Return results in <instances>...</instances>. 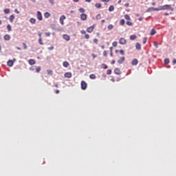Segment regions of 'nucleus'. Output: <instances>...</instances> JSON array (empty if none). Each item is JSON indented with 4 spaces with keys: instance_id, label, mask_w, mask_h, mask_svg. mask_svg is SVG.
<instances>
[{
    "instance_id": "obj_16",
    "label": "nucleus",
    "mask_w": 176,
    "mask_h": 176,
    "mask_svg": "<svg viewBox=\"0 0 176 176\" xmlns=\"http://www.w3.org/2000/svg\"><path fill=\"white\" fill-rule=\"evenodd\" d=\"M28 63L30 64V65H35V60L30 59L28 60Z\"/></svg>"
},
{
    "instance_id": "obj_57",
    "label": "nucleus",
    "mask_w": 176,
    "mask_h": 176,
    "mask_svg": "<svg viewBox=\"0 0 176 176\" xmlns=\"http://www.w3.org/2000/svg\"><path fill=\"white\" fill-rule=\"evenodd\" d=\"M55 93H56V94H58V93H60V91H59L58 89H56V90L55 91Z\"/></svg>"
},
{
    "instance_id": "obj_37",
    "label": "nucleus",
    "mask_w": 176,
    "mask_h": 176,
    "mask_svg": "<svg viewBox=\"0 0 176 176\" xmlns=\"http://www.w3.org/2000/svg\"><path fill=\"white\" fill-rule=\"evenodd\" d=\"M112 45H113L114 47H116V46H118V42H116V41L113 42Z\"/></svg>"
},
{
    "instance_id": "obj_26",
    "label": "nucleus",
    "mask_w": 176,
    "mask_h": 176,
    "mask_svg": "<svg viewBox=\"0 0 176 176\" xmlns=\"http://www.w3.org/2000/svg\"><path fill=\"white\" fill-rule=\"evenodd\" d=\"M155 34H156V30H155V29H152L150 32V35H155Z\"/></svg>"
},
{
    "instance_id": "obj_36",
    "label": "nucleus",
    "mask_w": 176,
    "mask_h": 176,
    "mask_svg": "<svg viewBox=\"0 0 176 176\" xmlns=\"http://www.w3.org/2000/svg\"><path fill=\"white\" fill-rule=\"evenodd\" d=\"M119 53L121 54V56H124V51H123V50H120Z\"/></svg>"
},
{
    "instance_id": "obj_63",
    "label": "nucleus",
    "mask_w": 176,
    "mask_h": 176,
    "mask_svg": "<svg viewBox=\"0 0 176 176\" xmlns=\"http://www.w3.org/2000/svg\"><path fill=\"white\" fill-rule=\"evenodd\" d=\"M73 2H79V0H73Z\"/></svg>"
},
{
    "instance_id": "obj_52",
    "label": "nucleus",
    "mask_w": 176,
    "mask_h": 176,
    "mask_svg": "<svg viewBox=\"0 0 176 176\" xmlns=\"http://www.w3.org/2000/svg\"><path fill=\"white\" fill-rule=\"evenodd\" d=\"M14 12H15V13H16L17 14H19V13H20V12H19V10H17V9H15V10H14Z\"/></svg>"
},
{
    "instance_id": "obj_20",
    "label": "nucleus",
    "mask_w": 176,
    "mask_h": 176,
    "mask_svg": "<svg viewBox=\"0 0 176 176\" xmlns=\"http://www.w3.org/2000/svg\"><path fill=\"white\" fill-rule=\"evenodd\" d=\"M130 39H131V41H135V39H137V36L135 34L131 35V36H130Z\"/></svg>"
},
{
    "instance_id": "obj_19",
    "label": "nucleus",
    "mask_w": 176,
    "mask_h": 176,
    "mask_svg": "<svg viewBox=\"0 0 176 176\" xmlns=\"http://www.w3.org/2000/svg\"><path fill=\"white\" fill-rule=\"evenodd\" d=\"M9 20H10V23H13V21L14 20V15H13V14L10 15L9 17Z\"/></svg>"
},
{
    "instance_id": "obj_48",
    "label": "nucleus",
    "mask_w": 176,
    "mask_h": 176,
    "mask_svg": "<svg viewBox=\"0 0 176 176\" xmlns=\"http://www.w3.org/2000/svg\"><path fill=\"white\" fill-rule=\"evenodd\" d=\"M23 49H27V44H25V43H23Z\"/></svg>"
},
{
    "instance_id": "obj_13",
    "label": "nucleus",
    "mask_w": 176,
    "mask_h": 176,
    "mask_svg": "<svg viewBox=\"0 0 176 176\" xmlns=\"http://www.w3.org/2000/svg\"><path fill=\"white\" fill-rule=\"evenodd\" d=\"M3 39H4V41H10V35H9V34H6V35L3 36Z\"/></svg>"
},
{
    "instance_id": "obj_35",
    "label": "nucleus",
    "mask_w": 176,
    "mask_h": 176,
    "mask_svg": "<svg viewBox=\"0 0 176 176\" xmlns=\"http://www.w3.org/2000/svg\"><path fill=\"white\" fill-rule=\"evenodd\" d=\"M113 28V25H109L108 26H107V29L108 30H112Z\"/></svg>"
},
{
    "instance_id": "obj_51",
    "label": "nucleus",
    "mask_w": 176,
    "mask_h": 176,
    "mask_svg": "<svg viewBox=\"0 0 176 176\" xmlns=\"http://www.w3.org/2000/svg\"><path fill=\"white\" fill-rule=\"evenodd\" d=\"M158 45L157 42H154V46H155V47H157Z\"/></svg>"
},
{
    "instance_id": "obj_32",
    "label": "nucleus",
    "mask_w": 176,
    "mask_h": 176,
    "mask_svg": "<svg viewBox=\"0 0 176 176\" xmlns=\"http://www.w3.org/2000/svg\"><path fill=\"white\" fill-rule=\"evenodd\" d=\"M120 25H124V19H121L120 21Z\"/></svg>"
},
{
    "instance_id": "obj_62",
    "label": "nucleus",
    "mask_w": 176,
    "mask_h": 176,
    "mask_svg": "<svg viewBox=\"0 0 176 176\" xmlns=\"http://www.w3.org/2000/svg\"><path fill=\"white\" fill-rule=\"evenodd\" d=\"M85 2H89V3H90V2H91V0H85Z\"/></svg>"
},
{
    "instance_id": "obj_29",
    "label": "nucleus",
    "mask_w": 176,
    "mask_h": 176,
    "mask_svg": "<svg viewBox=\"0 0 176 176\" xmlns=\"http://www.w3.org/2000/svg\"><path fill=\"white\" fill-rule=\"evenodd\" d=\"M7 30L9 32H10V31H12V26H10V25H8Z\"/></svg>"
},
{
    "instance_id": "obj_49",
    "label": "nucleus",
    "mask_w": 176,
    "mask_h": 176,
    "mask_svg": "<svg viewBox=\"0 0 176 176\" xmlns=\"http://www.w3.org/2000/svg\"><path fill=\"white\" fill-rule=\"evenodd\" d=\"M53 49H54V46L48 47V50H53Z\"/></svg>"
},
{
    "instance_id": "obj_21",
    "label": "nucleus",
    "mask_w": 176,
    "mask_h": 176,
    "mask_svg": "<svg viewBox=\"0 0 176 176\" xmlns=\"http://www.w3.org/2000/svg\"><path fill=\"white\" fill-rule=\"evenodd\" d=\"M3 12L6 14H9V13H10V9L9 8H6L3 10Z\"/></svg>"
},
{
    "instance_id": "obj_59",
    "label": "nucleus",
    "mask_w": 176,
    "mask_h": 176,
    "mask_svg": "<svg viewBox=\"0 0 176 176\" xmlns=\"http://www.w3.org/2000/svg\"><path fill=\"white\" fill-rule=\"evenodd\" d=\"M173 64H176V60L175 59L173 60Z\"/></svg>"
},
{
    "instance_id": "obj_3",
    "label": "nucleus",
    "mask_w": 176,
    "mask_h": 176,
    "mask_svg": "<svg viewBox=\"0 0 176 176\" xmlns=\"http://www.w3.org/2000/svg\"><path fill=\"white\" fill-rule=\"evenodd\" d=\"M81 89L82 90H86L87 89V83L85 81L81 82Z\"/></svg>"
},
{
    "instance_id": "obj_30",
    "label": "nucleus",
    "mask_w": 176,
    "mask_h": 176,
    "mask_svg": "<svg viewBox=\"0 0 176 176\" xmlns=\"http://www.w3.org/2000/svg\"><path fill=\"white\" fill-rule=\"evenodd\" d=\"M90 79H96V75L95 74H90L89 75Z\"/></svg>"
},
{
    "instance_id": "obj_27",
    "label": "nucleus",
    "mask_w": 176,
    "mask_h": 176,
    "mask_svg": "<svg viewBox=\"0 0 176 176\" xmlns=\"http://www.w3.org/2000/svg\"><path fill=\"white\" fill-rule=\"evenodd\" d=\"M95 6L97 8V9H100V8H101V3H96L95 4Z\"/></svg>"
},
{
    "instance_id": "obj_8",
    "label": "nucleus",
    "mask_w": 176,
    "mask_h": 176,
    "mask_svg": "<svg viewBox=\"0 0 176 176\" xmlns=\"http://www.w3.org/2000/svg\"><path fill=\"white\" fill-rule=\"evenodd\" d=\"M114 74H116V75H120V74H122V71H120V69L119 68H116L114 69Z\"/></svg>"
},
{
    "instance_id": "obj_33",
    "label": "nucleus",
    "mask_w": 176,
    "mask_h": 176,
    "mask_svg": "<svg viewBox=\"0 0 176 176\" xmlns=\"http://www.w3.org/2000/svg\"><path fill=\"white\" fill-rule=\"evenodd\" d=\"M38 42L39 45H43V42H42V38H39Z\"/></svg>"
},
{
    "instance_id": "obj_45",
    "label": "nucleus",
    "mask_w": 176,
    "mask_h": 176,
    "mask_svg": "<svg viewBox=\"0 0 176 176\" xmlns=\"http://www.w3.org/2000/svg\"><path fill=\"white\" fill-rule=\"evenodd\" d=\"M146 41H147L146 37H144V38H143V43H144V45H145V43H146Z\"/></svg>"
},
{
    "instance_id": "obj_12",
    "label": "nucleus",
    "mask_w": 176,
    "mask_h": 176,
    "mask_svg": "<svg viewBox=\"0 0 176 176\" xmlns=\"http://www.w3.org/2000/svg\"><path fill=\"white\" fill-rule=\"evenodd\" d=\"M14 62L12 60H10L7 62V65L8 67H13Z\"/></svg>"
},
{
    "instance_id": "obj_53",
    "label": "nucleus",
    "mask_w": 176,
    "mask_h": 176,
    "mask_svg": "<svg viewBox=\"0 0 176 176\" xmlns=\"http://www.w3.org/2000/svg\"><path fill=\"white\" fill-rule=\"evenodd\" d=\"M110 56L111 57H113V53L112 52V49L111 50Z\"/></svg>"
},
{
    "instance_id": "obj_28",
    "label": "nucleus",
    "mask_w": 176,
    "mask_h": 176,
    "mask_svg": "<svg viewBox=\"0 0 176 176\" xmlns=\"http://www.w3.org/2000/svg\"><path fill=\"white\" fill-rule=\"evenodd\" d=\"M36 72H37V74H39V72H41V67L38 66L36 68Z\"/></svg>"
},
{
    "instance_id": "obj_4",
    "label": "nucleus",
    "mask_w": 176,
    "mask_h": 176,
    "mask_svg": "<svg viewBox=\"0 0 176 176\" xmlns=\"http://www.w3.org/2000/svg\"><path fill=\"white\" fill-rule=\"evenodd\" d=\"M36 16H37L38 20H39V21H42L43 17H42V13L41 12V11L37 12Z\"/></svg>"
},
{
    "instance_id": "obj_55",
    "label": "nucleus",
    "mask_w": 176,
    "mask_h": 176,
    "mask_svg": "<svg viewBox=\"0 0 176 176\" xmlns=\"http://www.w3.org/2000/svg\"><path fill=\"white\" fill-rule=\"evenodd\" d=\"M151 10H152V8H148L147 12H151Z\"/></svg>"
},
{
    "instance_id": "obj_14",
    "label": "nucleus",
    "mask_w": 176,
    "mask_h": 176,
    "mask_svg": "<svg viewBox=\"0 0 176 176\" xmlns=\"http://www.w3.org/2000/svg\"><path fill=\"white\" fill-rule=\"evenodd\" d=\"M65 78H72V74L69 72L65 73Z\"/></svg>"
},
{
    "instance_id": "obj_64",
    "label": "nucleus",
    "mask_w": 176,
    "mask_h": 176,
    "mask_svg": "<svg viewBox=\"0 0 176 176\" xmlns=\"http://www.w3.org/2000/svg\"><path fill=\"white\" fill-rule=\"evenodd\" d=\"M54 86H55L56 87H58V84H55Z\"/></svg>"
},
{
    "instance_id": "obj_1",
    "label": "nucleus",
    "mask_w": 176,
    "mask_h": 176,
    "mask_svg": "<svg viewBox=\"0 0 176 176\" xmlns=\"http://www.w3.org/2000/svg\"><path fill=\"white\" fill-rule=\"evenodd\" d=\"M161 10H174V8H171V5L166 4L161 6Z\"/></svg>"
},
{
    "instance_id": "obj_50",
    "label": "nucleus",
    "mask_w": 176,
    "mask_h": 176,
    "mask_svg": "<svg viewBox=\"0 0 176 176\" xmlns=\"http://www.w3.org/2000/svg\"><path fill=\"white\" fill-rule=\"evenodd\" d=\"M124 6H126V8H129V6H130V3H126L124 4Z\"/></svg>"
},
{
    "instance_id": "obj_46",
    "label": "nucleus",
    "mask_w": 176,
    "mask_h": 176,
    "mask_svg": "<svg viewBox=\"0 0 176 176\" xmlns=\"http://www.w3.org/2000/svg\"><path fill=\"white\" fill-rule=\"evenodd\" d=\"M94 43H98V39H97V38H94Z\"/></svg>"
},
{
    "instance_id": "obj_43",
    "label": "nucleus",
    "mask_w": 176,
    "mask_h": 176,
    "mask_svg": "<svg viewBox=\"0 0 176 176\" xmlns=\"http://www.w3.org/2000/svg\"><path fill=\"white\" fill-rule=\"evenodd\" d=\"M103 56H104V57H107V56H108V53L107 52V51H104V52H103Z\"/></svg>"
},
{
    "instance_id": "obj_11",
    "label": "nucleus",
    "mask_w": 176,
    "mask_h": 176,
    "mask_svg": "<svg viewBox=\"0 0 176 176\" xmlns=\"http://www.w3.org/2000/svg\"><path fill=\"white\" fill-rule=\"evenodd\" d=\"M80 19H81V20L85 21L87 19V15L86 14H82L80 15Z\"/></svg>"
},
{
    "instance_id": "obj_39",
    "label": "nucleus",
    "mask_w": 176,
    "mask_h": 176,
    "mask_svg": "<svg viewBox=\"0 0 176 176\" xmlns=\"http://www.w3.org/2000/svg\"><path fill=\"white\" fill-rule=\"evenodd\" d=\"M48 75H53V72L52 70L47 71Z\"/></svg>"
},
{
    "instance_id": "obj_61",
    "label": "nucleus",
    "mask_w": 176,
    "mask_h": 176,
    "mask_svg": "<svg viewBox=\"0 0 176 176\" xmlns=\"http://www.w3.org/2000/svg\"><path fill=\"white\" fill-rule=\"evenodd\" d=\"M111 64L112 65L115 64V60H111Z\"/></svg>"
},
{
    "instance_id": "obj_58",
    "label": "nucleus",
    "mask_w": 176,
    "mask_h": 176,
    "mask_svg": "<svg viewBox=\"0 0 176 176\" xmlns=\"http://www.w3.org/2000/svg\"><path fill=\"white\" fill-rule=\"evenodd\" d=\"M39 38H42V34L41 32L38 33Z\"/></svg>"
},
{
    "instance_id": "obj_5",
    "label": "nucleus",
    "mask_w": 176,
    "mask_h": 176,
    "mask_svg": "<svg viewBox=\"0 0 176 176\" xmlns=\"http://www.w3.org/2000/svg\"><path fill=\"white\" fill-rule=\"evenodd\" d=\"M119 43L120 45H126V41L124 39V38H120L119 40Z\"/></svg>"
},
{
    "instance_id": "obj_31",
    "label": "nucleus",
    "mask_w": 176,
    "mask_h": 176,
    "mask_svg": "<svg viewBox=\"0 0 176 176\" xmlns=\"http://www.w3.org/2000/svg\"><path fill=\"white\" fill-rule=\"evenodd\" d=\"M126 24L127 25H129V26L133 25V23H132L131 21H127L126 22Z\"/></svg>"
},
{
    "instance_id": "obj_44",
    "label": "nucleus",
    "mask_w": 176,
    "mask_h": 176,
    "mask_svg": "<svg viewBox=\"0 0 176 176\" xmlns=\"http://www.w3.org/2000/svg\"><path fill=\"white\" fill-rule=\"evenodd\" d=\"M102 68H104V69H107V68H108V66L105 64H102Z\"/></svg>"
},
{
    "instance_id": "obj_25",
    "label": "nucleus",
    "mask_w": 176,
    "mask_h": 176,
    "mask_svg": "<svg viewBox=\"0 0 176 176\" xmlns=\"http://www.w3.org/2000/svg\"><path fill=\"white\" fill-rule=\"evenodd\" d=\"M44 16H45V19H49V17H50V13H49V12H45V13L44 14Z\"/></svg>"
},
{
    "instance_id": "obj_22",
    "label": "nucleus",
    "mask_w": 176,
    "mask_h": 176,
    "mask_svg": "<svg viewBox=\"0 0 176 176\" xmlns=\"http://www.w3.org/2000/svg\"><path fill=\"white\" fill-rule=\"evenodd\" d=\"M152 10L159 12V10H162V6H160L159 8H152Z\"/></svg>"
},
{
    "instance_id": "obj_9",
    "label": "nucleus",
    "mask_w": 176,
    "mask_h": 176,
    "mask_svg": "<svg viewBox=\"0 0 176 176\" xmlns=\"http://www.w3.org/2000/svg\"><path fill=\"white\" fill-rule=\"evenodd\" d=\"M138 64V60L137 58L133 59L131 61V65H137Z\"/></svg>"
},
{
    "instance_id": "obj_42",
    "label": "nucleus",
    "mask_w": 176,
    "mask_h": 176,
    "mask_svg": "<svg viewBox=\"0 0 176 176\" xmlns=\"http://www.w3.org/2000/svg\"><path fill=\"white\" fill-rule=\"evenodd\" d=\"M80 34H82V35H85L86 32L84 30H80Z\"/></svg>"
},
{
    "instance_id": "obj_6",
    "label": "nucleus",
    "mask_w": 176,
    "mask_h": 176,
    "mask_svg": "<svg viewBox=\"0 0 176 176\" xmlns=\"http://www.w3.org/2000/svg\"><path fill=\"white\" fill-rule=\"evenodd\" d=\"M66 17L65 16V15H62L60 17V24L64 25V20H65Z\"/></svg>"
},
{
    "instance_id": "obj_18",
    "label": "nucleus",
    "mask_w": 176,
    "mask_h": 176,
    "mask_svg": "<svg viewBox=\"0 0 176 176\" xmlns=\"http://www.w3.org/2000/svg\"><path fill=\"white\" fill-rule=\"evenodd\" d=\"M124 17L125 20H127L128 21H130V20H131V18L130 17V15H129V14H125L124 16Z\"/></svg>"
},
{
    "instance_id": "obj_60",
    "label": "nucleus",
    "mask_w": 176,
    "mask_h": 176,
    "mask_svg": "<svg viewBox=\"0 0 176 176\" xmlns=\"http://www.w3.org/2000/svg\"><path fill=\"white\" fill-rule=\"evenodd\" d=\"M91 56H92L93 58H96V54H92Z\"/></svg>"
},
{
    "instance_id": "obj_56",
    "label": "nucleus",
    "mask_w": 176,
    "mask_h": 176,
    "mask_svg": "<svg viewBox=\"0 0 176 176\" xmlns=\"http://www.w3.org/2000/svg\"><path fill=\"white\" fill-rule=\"evenodd\" d=\"M110 0H101V2H109Z\"/></svg>"
},
{
    "instance_id": "obj_40",
    "label": "nucleus",
    "mask_w": 176,
    "mask_h": 176,
    "mask_svg": "<svg viewBox=\"0 0 176 176\" xmlns=\"http://www.w3.org/2000/svg\"><path fill=\"white\" fill-rule=\"evenodd\" d=\"M90 38V35L87 34H85V39H89Z\"/></svg>"
},
{
    "instance_id": "obj_15",
    "label": "nucleus",
    "mask_w": 176,
    "mask_h": 176,
    "mask_svg": "<svg viewBox=\"0 0 176 176\" xmlns=\"http://www.w3.org/2000/svg\"><path fill=\"white\" fill-rule=\"evenodd\" d=\"M63 65L65 68H68V67H69V63L67 61H64Z\"/></svg>"
},
{
    "instance_id": "obj_24",
    "label": "nucleus",
    "mask_w": 176,
    "mask_h": 176,
    "mask_svg": "<svg viewBox=\"0 0 176 176\" xmlns=\"http://www.w3.org/2000/svg\"><path fill=\"white\" fill-rule=\"evenodd\" d=\"M113 10H115V7L113 6H111L109 8V11L110 12H113Z\"/></svg>"
},
{
    "instance_id": "obj_7",
    "label": "nucleus",
    "mask_w": 176,
    "mask_h": 176,
    "mask_svg": "<svg viewBox=\"0 0 176 176\" xmlns=\"http://www.w3.org/2000/svg\"><path fill=\"white\" fill-rule=\"evenodd\" d=\"M124 60H126V58H124V56L121 57V58L118 60V64H123V63H124Z\"/></svg>"
},
{
    "instance_id": "obj_34",
    "label": "nucleus",
    "mask_w": 176,
    "mask_h": 176,
    "mask_svg": "<svg viewBox=\"0 0 176 176\" xmlns=\"http://www.w3.org/2000/svg\"><path fill=\"white\" fill-rule=\"evenodd\" d=\"M170 63V60H168V58H166L164 60V64H166L167 65V64H168Z\"/></svg>"
},
{
    "instance_id": "obj_38",
    "label": "nucleus",
    "mask_w": 176,
    "mask_h": 176,
    "mask_svg": "<svg viewBox=\"0 0 176 176\" xmlns=\"http://www.w3.org/2000/svg\"><path fill=\"white\" fill-rule=\"evenodd\" d=\"M107 75H111V74H112V70H111V69H107Z\"/></svg>"
},
{
    "instance_id": "obj_17",
    "label": "nucleus",
    "mask_w": 176,
    "mask_h": 176,
    "mask_svg": "<svg viewBox=\"0 0 176 176\" xmlns=\"http://www.w3.org/2000/svg\"><path fill=\"white\" fill-rule=\"evenodd\" d=\"M135 49L137 50H141V44H140V43L135 44Z\"/></svg>"
},
{
    "instance_id": "obj_41",
    "label": "nucleus",
    "mask_w": 176,
    "mask_h": 176,
    "mask_svg": "<svg viewBox=\"0 0 176 176\" xmlns=\"http://www.w3.org/2000/svg\"><path fill=\"white\" fill-rule=\"evenodd\" d=\"M79 12H80V13H85V10H84L83 8H80L79 9Z\"/></svg>"
},
{
    "instance_id": "obj_2",
    "label": "nucleus",
    "mask_w": 176,
    "mask_h": 176,
    "mask_svg": "<svg viewBox=\"0 0 176 176\" xmlns=\"http://www.w3.org/2000/svg\"><path fill=\"white\" fill-rule=\"evenodd\" d=\"M94 28H96V25L94 24L93 25L88 27L87 28V32L91 33L92 31H94Z\"/></svg>"
},
{
    "instance_id": "obj_47",
    "label": "nucleus",
    "mask_w": 176,
    "mask_h": 176,
    "mask_svg": "<svg viewBox=\"0 0 176 176\" xmlns=\"http://www.w3.org/2000/svg\"><path fill=\"white\" fill-rule=\"evenodd\" d=\"M50 3L54 5V0H49Z\"/></svg>"
},
{
    "instance_id": "obj_23",
    "label": "nucleus",
    "mask_w": 176,
    "mask_h": 176,
    "mask_svg": "<svg viewBox=\"0 0 176 176\" xmlns=\"http://www.w3.org/2000/svg\"><path fill=\"white\" fill-rule=\"evenodd\" d=\"M30 22L32 23V24H35V23H36V19H34V18H31L30 19Z\"/></svg>"
},
{
    "instance_id": "obj_10",
    "label": "nucleus",
    "mask_w": 176,
    "mask_h": 176,
    "mask_svg": "<svg viewBox=\"0 0 176 176\" xmlns=\"http://www.w3.org/2000/svg\"><path fill=\"white\" fill-rule=\"evenodd\" d=\"M63 39H65V41H69V39H71L69 36L67 34H63Z\"/></svg>"
},
{
    "instance_id": "obj_54",
    "label": "nucleus",
    "mask_w": 176,
    "mask_h": 176,
    "mask_svg": "<svg viewBox=\"0 0 176 176\" xmlns=\"http://www.w3.org/2000/svg\"><path fill=\"white\" fill-rule=\"evenodd\" d=\"M45 35H46V36H50V32H47V33H45Z\"/></svg>"
}]
</instances>
